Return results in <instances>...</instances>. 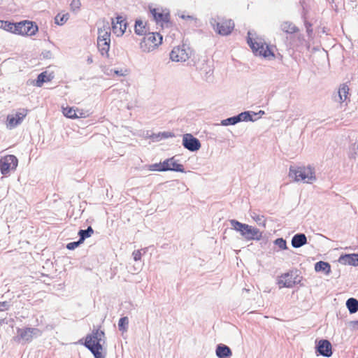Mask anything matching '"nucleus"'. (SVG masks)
<instances>
[{
  "mask_svg": "<svg viewBox=\"0 0 358 358\" xmlns=\"http://www.w3.org/2000/svg\"><path fill=\"white\" fill-rule=\"evenodd\" d=\"M104 343V331L94 329L91 334H88L85 337L84 345L93 354L94 358H104L101 353Z\"/></svg>",
  "mask_w": 358,
  "mask_h": 358,
  "instance_id": "nucleus-1",
  "label": "nucleus"
},
{
  "mask_svg": "<svg viewBox=\"0 0 358 358\" xmlns=\"http://www.w3.org/2000/svg\"><path fill=\"white\" fill-rule=\"evenodd\" d=\"M231 228L236 231L240 232L241 235L247 241H259L262 237V232L259 229L241 223L236 220H229Z\"/></svg>",
  "mask_w": 358,
  "mask_h": 358,
  "instance_id": "nucleus-2",
  "label": "nucleus"
},
{
  "mask_svg": "<svg viewBox=\"0 0 358 358\" xmlns=\"http://www.w3.org/2000/svg\"><path fill=\"white\" fill-rule=\"evenodd\" d=\"M289 176L294 178V180L297 182L303 181L306 183H312L316 180L314 169L310 166L299 167L297 169L290 166Z\"/></svg>",
  "mask_w": 358,
  "mask_h": 358,
  "instance_id": "nucleus-3",
  "label": "nucleus"
},
{
  "mask_svg": "<svg viewBox=\"0 0 358 358\" xmlns=\"http://www.w3.org/2000/svg\"><path fill=\"white\" fill-rule=\"evenodd\" d=\"M209 23L214 31L222 36L229 35L234 28V22L231 20L221 19L219 17L210 18Z\"/></svg>",
  "mask_w": 358,
  "mask_h": 358,
  "instance_id": "nucleus-4",
  "label": "nucleus"
},
{
  "mask_svg": "<svg viewBox=\"0 0 358 358\" xmlns=\"http://www.w3.org/2000/svg\"><path fill=\"white\" fill-rule=\"evenodd\" d=\"M250 31H248L247 42L255 55L263 56L264 57L274 56L273 52L270 50L268 45L262 41V39H252L250 37Z\"/></svg>",
  "mask_w": 358,
  "mask_h": 358,
  "instance_id": "nucleus-5",
  "label": "nucleus"
},
{
  "mask_svg": "<svg viewBox=\"0 0 358 358\" xmlns=\"http://www.w3.org/2000/svg\"><path fill=\"white\" fill-rule=\"evenodd\" d=\"M162 42V36L159 33H148L145 34L142 41L140 43V47L144 52H150L157 47Z\"/></svg>",
  "mask_w": 358,
  "mask_h": 358,
  "instance_id": "nucleus-6",
  "label": "nucleus"
},
{
  "mask_svg": "<svg viewBox=\"0 0 358 358\" xmlns=\"http://www.w3.org/2000/svg\"><path fill=\"white\" fill-rule=\"evenodd\" d=\"M38 28L35 22L24 20L16 23L15 34L22 36H34L38 31Z\"/></svg>",
  "mask_w": 358,
  "mask_h": 358,
  "instance_id": "nucleus-7",
  "label": "nucleus"
},
{
  "mask_svg": "<svg viewBox=\"0 0 358 358\" xmlns=\"http://www.w3.org/2000/svg\"><path fill=\"white\" fill-rule=\"evenodd\" d=\"M18 164L17 158L13 155H6L0 159V172L6 176L10 170H15Z\"/></svg>",
  "mask_w": 358,
  "mask_h": 358,
  "instance_id": "nucleus-8",
  "label": "nucleus"
},
{
  "mask_svg": "<svg viewBox=\"0 0 358 358\" xmlns=\"http://www.w3.org/2000/svg\"><path fill=\"white\" fill-rule=\"evenodd\" d=\"M300 280L296 274V271H291L281 275L278 280V285L280 288L282 287H292L296 283L299 282Z\"/></svg>",
  "mask_w": 358,
  "mask_h": 358,
  "instance_id": "nucleus-9",
  "label": "nucleus"
},
{
  "mask_svg": "<svg viewBox=\"0 0 358 358\" xmlns=\"http://www.w3.org/2000/svg\"><path fill=\"white\" fill-rule=\"evenodd\" d=\"M189 58V54L185 45L175 47L170 53V59L173 62H182Z\"/></svg>",
  "mask_w": 358,
  "mask_h": 358,
  "instance_id": "nucleus-10",
  "label": "nucleus"
},
{
  "mask_svg": "<svg viewBox=\"0 0 358 358\" xmlns=\"http://www.w3.org/2000/svg\"><path fill=\"white\" fill-rule=\"evenodd\" d=\"M182 145L191 152H195L200 149L201 143L198 138L191 134H185L182 136Z\"/></svg>",
  "mask_w": 358,
  "mask_h": 358,
  "instance_id": "nucleus-11",
  "label": "nucleus"
},
{
  "mask_svg": "<svg viewBox=\"0 0 358 358\" xmlns=\"http://www.w3.org/2000/svg\"><path fill=\"white\" fill-rule=\"evenodd\" d=\"M27 110L22 109L20 111L17 112L15 115H8L7 116L6 127L12 129L21 124L23 119L27 116Z\"/></svg>",
  "mask_w": 358,
  "mask_h": 358,
  "instance_id": "nucleus-12",
  "label": "nucleus"
},
{
  "mask_svg": "<svg viewBox=\"0 0 358 358\" xmlns=\"http://www.w3.org/2000/svg\"><path fill=\"white\" fill-rule=\"evenodd\" d=\"M19 339L26 342H30L34 336H38L41 334V331L37 328L27 327L24 329L18 328L17 329Z\"/></svg>",
  "mask_w": 358,
  "mask_h": 358,
  "instance_id": "nucleus-13",
  "label": "nucleus"
},
{
  "mask_svg": "<svg viewBox=\"0 0 358 358\" xmlns=\"http://www.w3.org/2000/svg\"><path fill=\"white\" fill-rule=\"evenodd\" d=\"M111 24L113 33L117 36H122L127 26L125 18L121 15H117L115 20L112 19Z\"/></svg>",
  "mask_w": 358,
  "mask_h": 358,
  "instance_id": "nucleus-14",
  "label": "nucleus"
},
{
  "mask_svg": "<svg viewBox=\"0 0 358 358\" xmlns=\"http://www.w3.org/2000/svg\"><path fill=\"white\" fill-rule=\"evenodd\" d=\"M316 352L325 357H330L332 355V345L330 341L326 339L320 340L317 342Z\"/></svg>",
  "mask_w": 358,
  "mask_h": 358,
  "instance_id": "nucleus-15",
  "label": "nucleus"
},
{
  "mask_svg": "<svg viewBox=\"0 0 358 358\" xmlns=\"http://www.w3.org/2000/svg\"><path fill=\"white\" fill-rule=\"evenodd\" d=\"M150 12L157 23L169 22L170 20L169 13H164L161 8L150 7Z\"/></svg>",
  "mask_w": 358,
  "mask_h": 358,
  "instance_id": "nucleus-16",
  "label": "nucleus"
},
{
  "mask_svg": "<svg viewBox=\"0 0 358 358\" xmlns=\"http://www.w3.org/2000/svg\"><path fill=\"white\" fill-rule=\"evenodd\" d=\"M110 26L108 22L103 21L101 27L98 28L97 40L108 41L110 42Z\"/></svg>",
  "mask_w": 358,
  "mask_h": 358,
  "instance_id": "nucleus-17",
  "label": "nucleus"
},
{
  "mask_svg": "<svg viewBox=\"0 0 358 358\" xmlns=\"http://www.w3.org/2000/svg\"><path fill=\"white\" fill-rule=\"evenodd\" d=\"M338 262L344 265L358 266L357 254H346L341 255Z\"/></svg>",
  "mask_w": 358,
  "mask_h": 358,
  "instance_id": "nucleus-18",
  "label": "nucleus"
},
{
  "mask_svg": "<svg viewBox=\"0 0 358 358\" xmlns=\"http://www.w3.org/2000/svg\"><path fill=\"white\" fill-rule=\"evenodd\" d=\"M257 114L252 111H244L235 115L238 123L241 122H255L258 117H256Z\"/></svg>",
  "mask_w": 358,
  "mask_h": 358,
  "instance_id": "nucleus-19",
  "label": "nucleus"
},
{
  "mask_svg": "<svg viewBox=\"0 0 358 358\" xmlns=\"http://www.w3.org/2000/svg\"><path fill=\"white\" fill-rule=\"evenodd\" d=\"M292 246L299 248L307 243V238L304 234L299 233L293 236L292 238Z\"/></svg>",
  "mask_w": 358,
  "mask_h": 358,
  "instance_id": "nucleus-20",
  "label": "nucleus"
},
{
  "mask_svg": "<svg viewBox=\"0 0 358 358\" xmlns=\"http://www.w3.org/2000/svg\"><path fill=\"white\" fill-rule=\"evenodd\" d=\"M280 29L283 32L290 35L298 33L299 31V28L289 21L282 22L280 25Z\"/></svg>",
  "mask_w": 358,
  "mask_h": 358,
  "instance_id": "nucleus-21",
  "label": "nucleus"
},
{
  "mask_svg": "<svg viewBox=\"0 0 358 358\" xmlns=\"http://www.w3.org/2000/svg\"><path fill=\"white\" fill-rule=\"evenodd\" d=\"M215 352L218 358H230L232 355L229 347L224 344L217 345Z\"/></svg>",
  "mask_w": 358,
  "mask_h": 358,
  "instance_id": "nucleus-22",
  "label": "nucleus"
},
{
  "mask_svg": "<svg viewBox=\"0 0 358 358\" xmlns=\"http://www.w3.org/2000/svg\"><path fill=\"white\" fill-rule=\"evenodd\" d=\"M166 160H169L167 163L168 167H169L171 169H168V171H176V172H180V173H185V169L183 167L182 164H178L177 161L175 159V157H171L168 158Z\"/></svg>",
  "mask_w": 358,
  "mask_h": 358,
  "instance_id": "nucleus-23",
  "label": "nucleus"
},
{
  "mask_svg": "<svg viewBox=\"0 0 358 358\" xmlns=\"http://www.w3.org/2000/svg\"><path fill=\"white\" fill-rule=\"evenodd\" d=\"M110 42L108 41H101V39L97 40V47L99 51L103 57H109V49H110Z\"/></svg>",
  "mask_w": 358,
  "mask_h": 358,
  "instance_id": "nucleus-24",
  "label": "nucleus"
},
{
  "mask_svg": "<svg viewBox=\"0 0 358 358\" xmlns=\"http://www.w3.org/2000/svg\"><path fill=\"white\" fill-rule=\"evenodd\" d=\"M168 162H169V161L164 160L162 162L149 164L147 166L148 170H149L150 171H167L168 169H171L167 166Z\"/></svg>",
  "mask_w": 358,
  "mask_h": 358,
  "instance_id": "nucleus-25",
  "label": "nucleus"
},
{
  "mask_svg": "<svg viewBox=\"0 0 358 358\" xmlns=\"http://www.w3.org/2000/svg\"><path fill=\"white\" fill-rule=\"evenodd\" d=\"M349 87L346 84H343L338 92V99L335 98L336 101L340 103L344 102L348 97Z\"/></svg>",
  "mask_w": 358,
  "mask_h": 358,
  "instance_id": "nucleus-26",
  "label": "nucleus"
},
{
  "mask_svg": "<svg viewBox=\"0 0 358 358\" xmlns=\"http://www.w3.org/2000/svg\"><path fill=\"white\" fill-rule=\"evenodd\" d=\"M54 78L52 73L48 74L47 71L41 73L36 80V86L41 87L45 82H48Z\"/></svg>",
  "mask_w": 358,
  "mask_h": 358,
  "instance_id": "nucleus-27",
  "label": "nucleus"
},
{
  "mask_svg": "<svg viewBox=\"0 0 358 358\" xmlns=\"http://www.w3.org/2000/svg\"><path fill=\"white\" fill-rule=\"evenodd\" d=\"M315 270L316 272H323L329 275L331 273V266L328 262L320 261L315 264Z\"/></svg>",
  "mask_w": 358,
  "mask_h": 358,
  "instance_id": "nucleus-28",
  "label": "nucleus"
},
{
  "mask_svg": "<svg viewBox=\"0 0 358 358\" xmlns=\"http://www.w3.org/2000/svg\"><path fill=\"white\" fill-rule=\"evenodd\" d=\"M295 36H290V39L292 41L289 43V46L291 48H296L300 45H303L306 42L304 36L301 34H298L296 36V39H294Z\"/></svg>",
  "mask_w": 358,
  "mask_h": 358,
  "instance_id": "nucleus-29",
  "label": "nucleus"
},
{
  "mask_svg": "<svg viewBox=\"0 0 358 358\" xmlns=\"http://www.w3.org/2000/svg\"><path fill=\"white\" fill-rule=\"evenodd\" d=\"M134 31L137 35L143 36L147 34L148 29L141 20H136L134 26Z\"/></svg>",
  "mask_w": 358,
  "mask_h": 358,
  "instance_id": "nucleus-30",
  "label": "nucleus"
},
{
  "mask_svg": "<svg viewBox=\"0 0 358 358\" xmlns=\"http://www.w3.org/2000/svg\"><path fill=\"white\" fill-rule=\"evenodd\" d=\"M62 113L64 116H66V117H69V118H71V119L78 118V117H81V115H83L82 113H80V115H78L77 111L73 108H71V107H66V108L63 107Z\"/></svg>",
  "mask_w": 358,
  "mask_h": 358,
  "instance_id": "nucleus-31",
  "label": "nucleus"
},
{
  "mask_svg": "<svg viewBox=\"0 0 358 358\" xmlns=\"http://www.w3.org/2000/svg\"><path fill=\"white\" fill-rule=\"evenodd\" d=\"M346 306L349 312L352 314L358 311V300L355 298H350L346 301Z\"/></svg>",
  "mask_w": 358,
  "mask_h": 358,
  "instance_id": "nucleus-32",
  "label": "nucleus"
},
{
  "mask_svg": "<svg viewBox=\"0 0 358 358\" xmlns=\"http://www.w3.org/2000/svg\"><path fill=\"white\" fill-rule=\"evenodd\" d=\"M94 234V229L91 226L88 227L87 229H80L78 231L79 240L83 243L84 241L90 237Z\"/></svg>",
  "mask_w": 358,
  "mask_h": 358,
  "instance_id": "nucleus-33",
  "label": "nucleus"
},
{
  "mask_svg": "<svg viewBox=\"0 0 358 358\" xmlns=\"http://www.w3.org/2000/svg\"><path fill=\"white\" fill-rule=\"evenodd\" d=\"M0 29L15 34L16 23L0 20Z\"/></svg>",
  "mask_w": 358,
  "mask_h": 358,
  "instance_id": "nucleus-34",
  "label": "nucleus"
},
{
  "mask_svg": "<svg viewBox=\"0 0 358 358\" xmlns=\"http://www.w3.org/2000/svg\"><path fill=\"white\" fill-rule=\"evenodd\" d=\"M129 326V319L127 317H122L119 320L118 328L120 331H126Z\"/></svg>",
  "mask_w": 358,
  "mask_h": 358,
  "instance_id": "nucleus-35",
  "label": "nucleus"
},
{
  "mask_svg": "<svg viewBox=\"0 0 358 358\" xmlns=\"http://www.w3.org/2000/svg\"><path fill=\"white\" fill-rule=\"evenodd\" d=\"M358 157V141L352 143L350 146L349 157L350 159H356Z\"/></svg>",
  "mask_w": 358,
  "mask_h": 358,
  "instance_id": "nucleus-36",
  "label": "nucleus"
},
{
  "mask_svg": "<svg viewBox=\"0 0 358 358\" xmlns=\"http://www.w3.org/2000/svg\"><path fill=\"white\" fill-rule=\"evenodd\" d=\"M69 14H57L55 18V23L58 25H62L64 24L69 19Z\"/></svg>",
  "mask_w": 358,
  "mask_h": 358,
  "instance_id": "nucleus-37",
  "label": "nucleus"
},
{
  "mask_svg": "<svg viewBox=\"0 0 358 358\" xmlns=\"http://www.w3.org/2000/svg\"><path fill=\"white\" fill-rule=\"evenodd\" d=\"M236 124H238V122L235 116L228 117L221 121V125L222 126L235 125Z\"/></svg>",
  "mask_w": 358,
  "mask_h": 358,
  "instance_id": "nucleus-38",
  "label": "nucleus"
},
{
  "mask_svg": "<svg viewBox=\"0 0 358 358\" xmlns=\"http://www.w3.org/2000/svg\"><path fill=\"white\" fill-rule=\"evenodd\" d=\"M252 218L259 225H262L264 227H266V220L264 215L255 214Z\"/></svg>",
  "mask_w": 358,
  "mask_h": 358,
  "instance_id": "nucleus-39",
  "label": "nucleus"
},
{
  "mask_svg": "<svg viewBox=\"0 0 358 358\" xmlns=\"http://www.w3.org/2000/svg\"><path fill=\"white\" fill-rule=\"evenodd\" d=\"M274 244L281 250H286L287 248L286 241L282 238L275 239L274 241Z\"/></svg>",
  "mask_w": 358,
  "mask_h": 358,
  "instance_id": "nucleus-40",
  "label": "nucleus"
},
{
  "mask_svg": "<svg viewBox=\"0 0 358 358\" xmlns=\"http://www.w3.org/2000/svg\"><path fill=\"white\" fill-rule=\"evenodd\" d=\"M81 6L80 0H72L70 6L73 12H77Z\"/></svg>",
  "mask_w": 358,
  "mask_h": 358,
  "instance_id": "nucleus-41",
  "label": "nucleus"
},
{
  "mask_svg": "<svg viewBox=\"0 0 358 358\" xmlns=\"http://www.w3.org/2000/svg\"><path fill=\"white\" fill-rule=\"evenodd\" d=\"M81 243H83L80 242V240H78V241L71 242L66 245V248L68 250H72L78 247Z\"/></svg>",
  "mask_w": 358,
  "mask_h": 358,
  "instance_id": "nucleus-42",
  "label": "nucleus"
},
{
  "mask_svg": "<svg viewBox=\"0 0 358 358\" xmlns=\"http://www.w3.org/2000/svg\"><path fill=\"white\" fill-rule=\"evenodd\" d=\"M178 16L183 19V20H194V21H196L197 19L196 17H194L193 15H185L184 13H178Z\"/></svg>",
  "mask_w": 358,
  "mask_h": 358,
  "instance_id": "nucleus-43",
  "label": "nucleus"
},
{
  "mask_svg": "<svg viewBox=\"0 0 358 358\" xmlns=\"http://www.w3.org/2000/svg\"><path fill=\"white\" fill-rule=\"evenodd\" d=\"M134 259L136 262L141 259V251L140 250H134L132 253Z\"/></svg>",
  "mask_w": 358,
  "mask_h": 358,
  "instance_id": "nucleus-44",
  "label": "nucleus"
},
{
  "mask_svg": "<svg viewBox=\"0 0 358 358\" xmlns=\"http://www.w3.org/2000/svg\"><path fill=\"white\" fill-rule=\"evenodd\" d=\"M10 307V303L8 301L0 302V310H8Z\"/></svg>",
  "mask_w": 358,
  "mask_h": 358,
  "instance_id": "nucleus-45",
  "label": "nucleus"
},
{
  "mask_svg": "<svg viewBox=\"0 0 358 358\" xmlns=\"http://www.w3.org/2000/svg\"><path fill=\"white\" fill-rule=\"evenodd\" d=\"M305 25H306L308 34H311L313 32V29H311L312 24L308 22H306Z\"/></svg>",
  "mask_w": 358,
  "mask_h": 358,
  "instance_id": "nucleus-46",
  "label": "nucleus"
},
{
  "mask_svg": "<svg viewBox=\"0 0 358 358\" xmlns=\"http://www.w3.org/2000/svg\"><path fill=\"white\" fill-rule=\"evenodd\" d=\"M87 62L88 64H90L93 62V59H92V55H90L87 57Z\"/></svg>",
  "mask_w": 358,
  "mask_h": 358,
  "instance_id": "nucleus-47",
  "label": "nucleus"
},
{
  "mask_svg": "<svg viewBox=\"0 0 358 358\" xmlns=\"http://www.w3.org/2000/svg\"><path fill=\"white\" fill-rule=\"evenodd\" d=\"M162 135L164 136V138H168L169 136H172L171 133H163Z\"/></svg>",
  "mask_w": 358,
  "mask_h": 358,
  "instance_id": "nucleus-48",
  "label": "nucleus"
},
{
  "mask_svg": "<svg viewBox=\"0 0 358 358\" xmlns=\"http://www.w3.org/2000/svg\"><path fill=\"white\" fill-rule=\"evenodd\" d=\"M115 73L117 74V76H123V73L119 71H115Z\"/></svg>",
  "mask_w": 358,
  "mask_h": 358,
  "instance_id": "nucleus-49",
  "label": "nucleus"
},
{
  "mask_svg": "<svg viewBox=\"0 0 358 358\" xmlns=\"http://www.w3.org/2000/svg\"><path fill=\"white\" fill-rule=\"evenodd\" d=\"M257 115H262L264 114V110H259L258 113H255Z\"/></svg>",
  "mask_w": 358,
  "mask_h": 358,
  "instance_id": "nucleus-50",
  "label": "nucleus"
},
{
  "mask_svg": "<svg viewBox=\"0 0 358 358\" xmlns=\"http://www.w3.org/2000/svg\"><path fill=\"white\" fill-rule=\"evenodd\" d=\"M357 323H358V321H357Z\"/></svg>",
  "mask_w": 358,
  "mask_h": 358,
  "instance_id": "nucleus-51",
  "label": "nucleus"
}]
</instances>
